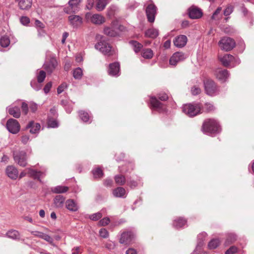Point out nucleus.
Returning a JSON list of instances; mask_svg holds the SVG:
<instances>
[{
  "label": "nucleus",
  "mask_w": 254,
  "mask_h": 254,
  "mask_svg": "<svg viewBox=\"0 0 254 254\" xmlns=\"http://www.w3.org/2000/svg\"><path fill=\"white\" fill-rule=\"evenodd\" d=\"M202 130L205 133L211 134L219 132L221 128L216 120L213 119H208L204 121Z\"/></svg>",
  "instance_id": "nucleus-1"
},
{
  "label": "nucleus",
  "mask_w": 254,
  "mask_h": 254,
  "mask_svg": "<svg viewBox=\"0 0 254 254\" xmlns=\"http://www.w3.org/2000/svg\"><path fill=\"white\" fill-rule=\"evenodd\" d=\"M201 109L199 103L187 104L183 106L182 111L189 117H193L200 114Z\"/></svg>",
  "instance_id": "nucleus-2"
},
{
  "label": "nucleus",
  "mask_w": 254,
  "mask_h": 254,
  "mask_svg": "<svg viewBox=\"0 0 254 254\" xmlns=\"http://www.w3.org/2000/svg\"><path fill=\"white\" fill-rule=\"evenodd\" d=\"M219 59L222 64L225 66H231L234 67L240 63V60L237 57H234L230 54H225Z\"/></svg>",
  "instance_id": "nucleus-3"
},
{
  "label": "nucleus",
  "mask_w": 254,
  "mask_h": 254,
  "mask_svg": "<svg viewBox=\"0 0 254 254\" xmlns=\"http://www.w3.org/2000/svg\"><path fill=\"white\" fill-rule=\"evenodd\" d=\"M85 19L88 22H90L95 25H100L104 23L106 18L100 14H93L87 12L85 14Z\"/></svg>",
  "instance_id": "nucleus-4"
},
{
  "label": "nucleus",
  "mask_w": 254,
  "mask_h": 254,
  "mask_svg": "<svg viewBox=\"0 0 254 254\" xmlns=\"http://www.w3.org/2000/svg\"><path fill=\"white\" fill-rule=\"evenodd\" d=\"M204 85L207 94L210 96H215L219 93V89L213 80L207 79L204 81Z\"/></svg>",
  "instance_id": "nucleus-5"
},
{
  "label": "nucleus",
  "mask_w": 254,
  "mask_h": 254,
  "mask_svg": "<svg viewBox=\"0 0 254 254\" xmlns=\"http://www.w3.org/2000/svg\"><path fill=\"white\" fill-rule=\"evenodd\" d=\"M218 45L222 50L229 51L234 48L235 46V42L232 38L225 37H223L219 41Z\"/></svg>",
  "instance_id": "nucleus-6"
},
{
  "label": "nucleus",
  "mask_w": 254,
  "mask_h": 254,
  "mask_svg": "<svg viewBox=\"0 0 254 254\" xmlns=\"http://www.w3.org/2000/svg\"><path fill=\"white\" fill-rule=\"evenodd\" d=\"M95 48L105 55L111 56L115 53V52L111 50L110 45L104 41H101L96 44Z\"/></svg>",
  "instance_id": "nucleus-7"
},
{
  "label": "nucleus",
  "mask_w": 254,
  "mask_h": 254,
  "mask_svg": "<svg viewBox=\"0 0 254 254\" xmlns=\"http://www.w3.org/2000/svg\"><path fill=\"white\" fill-rule=\"evenodd\" d=\"M20 127L19 123L15 119H10L7 121L6 128L10 132L16 134L19 132Z\"/></svg>",
  "instance_id": "nucleus-8"
},
{
  "label": "nucleus",
  "mask_w": 254,
  "mask_h": 254,
  "mask_svg": "<svg viewBox=\"0 0 254 254\" xmlns=\"http://www.w3.org/2000/svg\"><path fill=\"white\" fill-rule=\"evenodd\" d=\"M134 239V235L132 232H124L121 234L119 242L124 245H129L133 242Z\"/></svg>",
  "instance_id": "nucleus-9"
},
{
  "label": "nucleus",
  "mask_w": 254,
  "mask_h": 254,
  "mask_svg": "<svg viewBox=\"0 0 254 254\" xmlns=\"http://www.w3.org/2000/svg\"><path fill=\"white\" fill-rule=\"evenodd\" d=\"M13 157L15 162L20 166L25 167L27 165L26 153L25 151H20L18 153H14Z\"/></svg>",
  "instance_id": "nucleus-10"
},
{
  "label": "nucleus",
  "mask_w": 254,
  "mask_h": 254,
  "mask_svg": "<svg viewBox=\"0 0 254 254\" xmlns=\"http://www.w3.org/2000/svg\"><path fill=\"white\" fill-rule=\"evenodd\" d=\"M156 11L157 7L154 4L150 3L146 7V14L149 22L152 23L154 21Z\"/></svg>",
  "instance_id": "nucleus-11"
},
{
  "label": "nucleus",
  "mask_w": 254,
  "mask_h": 254,
  "mask_svg": "<svg viewBox=\"0 0 254 254\" xmlns=\"http://www.w3.org/2000/svg\"><path fill=\"white\" fill-rule=\"evenodd\" d=\"M187 57L182 52H176L170 58L169 63L171 65L175 66L186 59Z\"/></svg>",
  "instance_id": "nucleus-12"
},
{
  "label": "nucleus",
  "mask_w": 254,
  "mask_h": 254,
  "mask_svg": "<svg viewBox=\"0 0 254 254\" xmlns=\"http://www.w3.org/2000/svg\"><path fill=\"white\" fill-rule=\"evenodd\" d=\"M120 65L119 63L118 62H115L109 64L108 72L110 75L117 77L119 76L120 74Z\"/></svg>",
  "instance_id": "nucleus-13"
},
{
  "label": "nucleus",
  "mask_w": 254,
  "mask_h": 254,
  "mask_svg": "<svg viewBox=\"0 0 254 254\" xmlns=\"http://www.w3.org/2000/svg\"><path fill=\"white\" fill-rule=\"evenodd\" d=\"M214 74L216 77L222 82H225L229 76L227 70L220 68L215 70Z\"/></svg>",
  "instance_id": "nucleus-14"
},
{
  "label": "nucleus",
  "mask_w": 254,
  "mask_h": 254,
  "mask_svg": "<svg viewBox=\"0 0 254 254\" xmlns=\"http://www.w3.org/2000/svg\"><path fill=\"white\" fill-rule=\"evenodd\" d=\"M5 173L10 179L15 180L18 177V171L12 165H9L5 169Z\"/></svg>",
  "instance_id": "nucleus-15"
},
{
  "label": "nucleus",
  "mask_w": 254,
  "mask_h": 254,
  "mask_svg": "<svg viewBox=\"0 0 254 254\" xmlns=\"http://www.w3.org/2000/svg\"><path fill=\"white\" fill-rule=\"evenodd\" d=\"M18 8L22 10L28 11L32 7L33 0H15Z\"/></svg>",
  "instance_id": "nucleus-16"
},
{
  "label": "nucleus",
  "mask_w": 254,
  "mask_h": 254,
  "mask_svg": "<svg viewBox=\"0 0 254 254\" xmlns=\"http://www.w3.org/2000/svg\"><path fill=\"white\" fill-rule=\"evenodd\" d=\"M103 33L109 37H116L119 35L118 30L114 26L113 23L110 26H104Z\"/></svg>",
  "instance_id": "nucleus-17"
},
{
  "label": "nucleus",
  "mask_w": 254,
  "mask_h": 254,
  "mask_svg": "<svg viewBox=\"0 0 254 254\" xmlns=\"http://www.w3.org/2000/svg\"><path fill=\"white\" fill-rule=\"evenodd\" d=\"M189 16L191 19H198L202 15L201 10L195 6H191L189 9Z\"/></svg>",
  "instance_id": "nucleus-18"
},
{
  "label": "nucleus",
  "mask_w": 254,
  "mask_h": 254,
  "mask_svg": "<svg viewBox=\"0 0 254 254\" xmlns=\"http://www.w3.org/2000/svg\"><path fill=\"white\" fill-rule=\"evenodd\" d=\"M26 170L27 171L28 175H29V177L34 179H37L40 182H41L40 178L44 177L46 175L45 173L44 172L37 171L31 168H27Z\"/></svg>",
  "instance_id": "nucleus-19"
},
{
  "label": "nucleus",
  "mask_w": 254,
  "mask_h": 254,
  "mask_svg": "<svg viewBox=\"0 0 254 254\" xmlns=\"http://www.w3.org/2000/svg\"><path fill=\"white\" fill-rule=\"evenodd\" d=\"M150 104L153 109L156 110L159 112H163L165 111L164 105L160 102L155 97H151Z\"/></svg>",
  "instance_id": "nucleus-20"
},
{
  "label": "nucleus",
  "mask_w": 254,
  "mask_h": 254,
  "mask_svg": "<svg viewBox=\"0 0 254 254\" xmlns=\"http://www.w3.org/2000/svg\"><path fill=\"white\" fill-rule=\"evenodd\" d=\"M57 65L58 63L56 60L54 58H52L49 62L46 63L44 64V68L47 72L51 73L56 68Z\"/></svg>",
  "instance_id": "nucleus-21"
},
{
  "label": "nucleus",
  "mask_w": 254,
  "mask_h": 254,
  "mask_svg": "<svg viewBox=\"0 0 254 254\" xmlns=\"http://www.w3.org/2000/svg\"><path fill=\"white\" fill-rule=\"evenodd\" d=\"M68 20L70 24L74 27H77L81 25L82 18L79 15H72L68 17Z\"/></svg>",
  "instance_id": "nucleus-22"
},
{
  "label": "nucleus",
  "mask_w": 254,
  "mask_h": 254,
  "mask_svg": "<svg viewBox=\"0 0 254 254\" xmlns=\"http://www.w3.org/2000/svg\"><path fill=\"white\" fill-rule=\"evenodd\" d=\"M187 42V37L185 35H180L174 40V44L176 47L182 48L184 47Z\"/></svg>",
  "instance_id": "nucleus-23"
},
{
  "label": "nucleus",
  "mask_w": 254,
  "mask_h": 254,
  "mask_svg": "<svg viewBox=\"0 0 254 254\" xmlns=\"http://www.w3.org/2000/svg\"><path fill=\"white\" fill-rule=\"evenodd\" d=\"M41 126L39 123L31 121L27 125L26 128H30V132L32 134L37 133L40 129Z\"/></svg>",
  "instance_id": "nucleus-24"
},
{
  "label": "nucleus",
  "mask_w": 254,
  "mask_h": 254,
  "mask_svg": "<svg viewBox=\"0 0 254 254\" xmlns=\"http://www.w3.org/2000/svg\"><path fill=\"white\" fill-rule=\"evenodd\" d=\"M66 208L72 212H75L78 210V206L76 202L73 199H67L65 201Z\"/></svg>",
  "instance_id": "nucleus-25"
},
{
  "label": "nucleus",
  "mask_w": 254,
  "mask_h": 254,
  "mask_svg": "<svg viewBox=\"0 0 254 254\" xmlns=\"http://www.w3.org/2000/svg\"><path fill=\"white\" fill-rule=\"evenodd\" d=\"M8 113L15 118H19L21 115L20 110L19 107L16 106H9L7 108Z\"/></svg>",
  "instance_id": "nucleus-26"
},
{
  "label": "nucleus",
  "mask_w": 254,
  "mask_h": 254,
  "mask_svg": "<svg viewBox=\"0 0 254 254\" xmlns=\"http://www.w3.org/2000/svg\"><path fill=\"white\" fill-rule=\"evenodd\" d=\"M65 197L62 195H58L56 196L54 199V203L57 208H61L64 206L65 201Z\"/></svg>",
  "instance_id": "nucleus-27"
},
{
  "label": "nucleus",
  "mask_w": 254,
  "mask_h": 254,
  "mask_svg": "<svg viewBox=\"0 0 254 254\" xmlns=\"http://www.w3.org/2000/svg\"><path fill=\"white\" fill-rule=\"evenodd\" d=\"M113 194L116 197H125L126 196V191L122 187H118L113 191Z\"/></svg>",
  "instance_id": "nucleus-28"
},
{
  "label": "nucleus",
  "mask_w": 254,
  "mask_h": 254,
  "mask_svg": "<svg viewBox=\"0 0 254 254\" xmlns=\"http://www.w3.org/2000/svg\"><path fill=\"white\" fill-rule=\"evenodd\" d=\"M81 0H69L68 3L71 12H76L79 10Z\"/></svg>",
  "instance_id": "nucleus-29"
},
{
  "label": "nucleus",
  "mask_w": 254,
  "mask_h": 254,
  "mask_svg": "<svg viewBox=\"0 0 254 254\" xmlns=\"http://www.w3.org/2000/svg\"><path fill=\"white\" fill-rule=\"evenodd\" d=\"M159 35V30L155 28H150L145 32V36L151 38H155Z\"/></svg>",
  "instance_id": "nucleus-30"
},
{
  "label": "nucleus",
  "mask_w": 254,
  "mask_h": 254,
  "mask_svg": "<svg viewBox=\"0 0 254 254\" xmlns=\"http://www.w3.org/2000/svg\"><path fill=\"white\" fill-rule=\"evenodd\" d=\"M108 3V0H97L96 4V9L98 11L104 10Z\"/></svg>",
  "instance_id": "nucleus-31"
},
{
  "label": "nucleus",
  "mask_w": 254,
  "mask_h": 254,
  "mask_svg": "<svg viewBox=\"0 0 254 254\" xmlns=\"http://www.w3.org/2000/svg\"><path fill=\"white\" fill-rule=\"evenodd\" d=\"M187 223L186 219L182 218H179L175 219L173 222V226L175 228L179 229L184 226Z\"/></svg>",
  "instance_id": "nucleus-32"
},
{
  "label": "nucleus",
  "mask_w": 254,
  "mask_h": 254,
  "mask_svg": "<svg viewBox=\"0 0 254 254\" xmlns=\"http://www.w3.org/2000/svg\"><path fill=\"white\" fill-rule=\"evenodd\" d=\"M153 52L150 49H145L142 51L141 55L145 58L147 59H151L153 56Z\"/></svg>",
  "instance_id": "nucleus-33"
},
{
  "label": "nucleus",
  "mask_w": 254,
  "mask_h": 254,
  "mask_svg": "<svg viewBox=\"0 0 254 254\" xmlns=\"http://www.w3.org/2000/svg\"><path fill=\"white\" fill-rule=\"evenodd\" d=\"M68 190V188L65 186H58L52 189V191L56 193H61L66 192Z\"/></svg>",
  "instance_id": "nucleus-34"
},
{
  "label": "nucleus",
  "mask_w": 254,
  "mask_h": 254,
  "mask_svg": "<svg viewBox=\"0 0 254 254\" xmlns=\"http://www.w3.org/2000/svg\"><path fill=\"white\" fill-rule=\"evenodd\" d=\"M6 236L9 238L12 239H17L19 238L20 234L17 231L15 230H11L6 233Z\"/></svg>",
  "instance_id": "nucleus-35"
},
{
  "label": "nucleus",
  "mask_w": 254,
  "mask_h": 254,
  "mask_svg": "<svg viewBox=\"0 0 254 254\" xmlns=\"http://www.w3.org/2000/svg\"><path fill=\"white\" fill-rule=\"evenodd\" d=\"M0 44L1 47L6 48L10 44V40L8 36L4 35L0 37Z\"/></svg>",
  "instance_id": "nucleus-36"
},
{
  "label": "nucleus",
  "mask_w": 254,
  "mask_h": 254,
  "mask_svg": "<svg viewBox=\"0 0 254 254\" xmlns=\"http://www.w3.org/2000/svg\"><path fill=\"white\" fill-rule=\"evenodd\" d=\"M83 75L82 69L77 67L73 71V76L75 79H80Z\"/></svg>",
  "instance_id": "nucleus-37"
},
{
  "label": "nucleus",
  "mask_w": 254,
  "mask_h": 254,
  "mask_svg": "<svg viewBox=\"0 0 254 254\" xmlns=\"http://www.w3.org/2000/svg\"><path fill=\"white\" fill-rule=\"evenodd\" d=\"M220 244V241L218 239H214L211 240L208 243V247L210 249L216 248Z\"/></svg>",
  "instance_id": "nucleus-38"
},
{
  "label": "nucleus",
  "mask_w": 254,
  "mask_h": 254,
  "mask_svg": "<svg viewBox=\"0 0 254 254\" xmlns=\"http://www.w3.org/2000/svg\"><path fill=\"white\" fill-rule=\"evenodd\" d=\"M116 183L120 186L124 185L126 182L125 177L121 175H117L115 177Z\"/></svg>",
  "instance_id": "nucleus-39"
},
{
  "label": "nucleus",
  "mask_w": 254,
  "mask_h": 254,
  "mask_svg": "<svg viewBox=\"0 0 254 254\" xmlns=\"http://www.w3.org/2000/svg\"><path fill=\"white\" fill-rule=\"evenodd\" d=\"M130 44L133 47L135 53H138L142 48V45L136 41H131Z\"/></svg>",
  "instance_id": "nucleus-40"
},
{
  "label": "nucleus",
  "mask_w": 254,
  "mask_h": 254,
  "mask_svg": "<svg viewBox=\"0 0 254 254\" xmlns=\"http://www.w3.org/2000/svg\"><path fill=\"white\" fill-rule=\"evenodd\" d=\"M92 173L95 178H101L103 176V173L102 170L99 168H97L92 170Z\"/></svg>",
  "instance_id": "nucleus-41"
},
{
  "label": "nucleus",
  "mask_w": 254,
  "mask_h": 254,
  "mask_svg": "<svg viewBox=\"0 0 254 254\" xmlns=\"http://www.w3.org/2000/svg\"><path fill=\"white\" fill-rule=\"evenodd\" d=\"M79 116L80 118L84 122H87L90 119L89 115L87 112L83 111H79Z\"/></svg>",
  "instance_id": "nucleus-42"
},
{
  "label": "nucleus",
  "mask_w": 254,
  "mask_h": 254,
  "mask_svg": "<svg viewBox=\"0 0 254 254\" xmlns=\"http://www.w3.org/2000/svg\"><path fill=\"white\" fill-rule=\"evenodd\" d=\"M117 10L118 8L116 6L112 5L110 6L107 10V16L110 18L112 17L114 15Z\"/></svg>",
  "instance_id": "nucleus-43"
},
{
  "label": "nucleus",
  "mask_w": 254,
  "mask_h": 254,
  "mask_svg": "<svg viewBox=\"0 0 254 254\" xmlns=\"http://www.w3.org/2000/svg\"><path fill=\"white\" fill-rule=\"evenodd\" d=\"M46 77V73L43 70H40L37 75V81L39 83H41L44 81Z\"/></svg>",
  "instance_id": "nucleus-44"
},
{
  "label": "nucleus",
  "mask_w": 254,
  "mask_h": 254,
  "mask_svg": "<svg viewBox=\"0 0 254 254\" xmlns=\"http://www.w3.org/2000/svg\"><path fill=\"white\" fill-rule=\"evenodd\" d=\"M207 234L205 232H202L198 235L197 239L198 241V244L197 246H201L203 245L202 242L204 240Z\"/></svg>",
  "instance_id": "nucleus-45"
},
{
  "label": "nucleus",
  "mask_w": 254,
  "mask_h": 254,
  "mask_svg": "<svg viewBox=\"0 0 254 254\" xmlns=\"http://www.w3.org/2000/svg\"><path fill=\"white\" fill-rule=\"evenodd\" d=\"M102 217L101 212H98L97 213L91 214L89 216V218L93 221H97Z\"/></svg>",
  "instance_id": "nucleus-46"
},
{
  "label": "nucleus",
  "mask_w": 254,
  "mask_h": 254,
  "mask_svg": "<svg viewBox=\"0 0 254 254\" xmlns=\"http://www.w3.org/2000/svg\"><path fill=\"white\" fill-rule=\"evenodd\" d=\"M200 92V88L197 86H193L191 89V93L193 95H197Z\"/></svg>",
  "instance_id": "nucleus-47"
},
{
  "label": "nucleus",
  "mask_w": 254,
  "mask_h": 254,
  "mask_svg": "<svg viewBox=\"0 0 254 254\" xmlns=\"http://www.w3.org/2000/svg\"><path fill=\"white\" fill-rule=\"evenodd\" d=\"M105 247L108 250H113L115 247V244L114 242L108 241L105 244Z\"/></svg>",
  "instance_id": "nucleus-48"
},
{
  "label": "nucleus",
  "mask_w": 254,
  "mask_h": 254,
  "mask_svg": "<svg viewBox=\"0 0 254 254\" xmlns=\"http://www.w3.org/2000/svg\"><path fill=\"white\" fill-rule=\"evenodd\" d=\"M31 86L36 91H38L42 88L41 84L39 83H37L35 81L31 82Z\"/></svg>",
  "instance_id": "nucleus-49"
},
{
  "label": "nucleus",
  "mask_w": 254,
  "mask_h": 254,
  "mask_svg": "<svg viewBox=\"0 0 254 254\" xmlns=\"http://www.w3.org/2000/svg\"><path fill=\"white\" fill-rule=\"evenodd\" d=\"M99 234L100 236L103 238H106L109 236L108 231L104 228H102L100 230Z\"/></svg>",
  "instance_id": "nucleus-50"
},
{
  "label": "nucleus",
  "mask_w": 254,
  "mask_h": 254,
  "mask_svg": "<svg viewBox=\"0 0 254 254\" xmlns=\"http://www.w3.org/2000/svg\"><path fill=\"white\" fill-rule=\"evenodd\" d=\"M48 126V127L54 128L58 127V124L56 120L49 119Z\"/></svg>",
  "instance_id": "nucleus-51"
},
{
  "label": "nucleus",
  "mask_w": 254,
  "mask_h": 254,
  "mask_svg": "<svg viewBox=\"0 0 254 254\" xmlns=\"http://www.w3.org/2000/svg\"><path fill=\"white\" fill-rule=\"evenodd\" d=\"M204 108L208 112L213 111L215 109L213 105L211 103H206L205 104Z\"/></svg>",
  "instance_id": "nucleus-52"
},
{
  "label": "nucleus",
  "mask_w": 254,
  "mask_h": 254,
  "mask_svg": "<svg viewBox=\"0 0 254 254\" xmlns=\"http://www.w3.org/2000/svg\"><path fill=\"white\" fill-rule=\"evenodd\" d=\"M61 103L62 105L64 107L67 113H70L71 112L72 108L67 105L66 101L63 100L61 101Z\"/></svg>",
  "instance_id": "nucleus-53"
},
{
  "label": "nucleus",
  "mask_w": 254,
  "mask_h": 254,
  "mask_svg": "<svg viewBox=\"0 0 254 254\" xmlns=\"http://www.w3.org/2000/svg\"><path fill=\"white\" fill-rule=\"evenodd\" d=\"M42 239H44L49 243L52 244L53 246H55V245L53 244V239L49 235L44 233Z\"/></svg>",
  "instance_id": "nucleus-54"
},
{
  "label": "nucleus",
  "mask_w": 254,
  "mask_h": 254,
  "mask_svg": "<svg viewBox=\"0 0 254 254\" xmlns=\"http://www.w3.org/2000/svg\"><path fill=\"white\" fill-rule=\"evenodd\" d=\"M238 251V249L236 247H231L226 252L225 254H235Z\"/></svg>",
  "instance_id": "nucleus-55"
},
{
  "label": "nucleus",
  "mask_w": 254,
  "mask_h": 254,
  "mask_svg": "<svg viewBox=\"0 0 254 254\" xmlns=\"http://www.w3.org/2000/svg\"><path fill=\"white\" fill-rule=\"evenodd\" d=\"M20 21L22 24L27 25L30 22V19L27 16H22Z\"/></svg>",
  "instance_id": "nucleus-56"
},
{
  "label": "nucleus",
  "mask_w": 254,
  "mask_h": 254,
  "mask_svg": "<svg viewBox=\"0 0 254 254\" xmlns=\"http://www.w3.org/2000/svg\"><path fill=\"white\" fill-rule=\"evenodd\" d=\"M67 88V84L65 83H62L57 88V92L58 94L62 93L64 89Z\"/></svg>",
  "instance_id": "nucleus-57"
},
{
  "label": "nucleus",
  "mask_w": 254,
  "mask_h": 254,
  "mask_svg": "<svg viewBox=\"0 0 254 254\" xmlns=\"http://www.w3.org/2000/svg\"><path fill=\"white\" fill-rule=\"evenodd\" d=\"M233 11V8L232 6H228L224 11V15L226 16L229 15Z\"/></svg>",
  "instance_id": "nucleus-58"
},
{
  "label": "nucleus",
  "mask_w": 254,
  "mask_h": 254,
  "mask_svg": "<svg viewBox=\"0 0 254 254\" xmlns=\"http://www.w3.org/2000/svg\"><path fill=\"white\" fill-rule=\"evenodd\" d=\"M110 221V219L108 217H105L101 219L99 222V224L100 226H105L109 223Z\"/></svg>",
  "instance_id": "nucleus-59"
},
{
  "label": "nucleus",
  "mask_w": 254,
  "mask_h": 254,
  "mask_svg": "<svg viewBox=\"0 0 254 254\" xmlns=\"http://www.w3.org/2000/svg\"><path fill=\"white\" fill-rule=\"evenodd\" d=\"M94 4V0H87L86 8L88 10H91L93 8Z\"/></svg>",
  "instance_id": "nucleus-60"
},
{
  "label": "nucleus",
  "mask_w": 254,
  "mask_h": 254,
  "mask_svg": "<svg viewBox=\"0 0 254 254\" xmlns=\"http://www.w3.org/2000/svg\"><path fill=\"white\" fill-rule=\"evenodd\" d=\"M52 86V82H49L47 83L45 86L43 90L45 94H47L49 92L51 87Z\"/></svg>",
  "instance_id": "nucleus-61"
},
{
  "label": "nucleus",
  "mask_w": 254,
  "mask_h": 254,
  "mask_svg": "<svg viewBox=\"0 0 254 254\" xmlns=\"http://www.w3.org/2000/svg\"><path fill=\"white\" fill-rule=\"evenodd\" d=\"M236 239V236L234 234H230L228 235L227 241L228 243H232L235 241Z\"/></svg>",
  "instance_id": "nucleus-62"
},
{
  "label": "nucleus",
  "mask_w": 254,
  "mask_h": 254,
  "mask_svg": "<svg viewBox=\"0 0 254 254\" xmlns=\"http://www.w3.org/2000/svg\"><path fill=\"white\" fill-rule=\"evenodd\" d=\"M35 24L37 28V30L38 29H41L44 28L45 27V26L43 23H42L40 21L38 20H36L35 22Z\"/></svg>",
  "instance_id": "nucleus-63"
},
{
  "label": "nucleus",
  "mask_w": 254,
  "mask_h": 254,
  "mask_svg": "<svg viewBox=\"0 0 254 254\" xmlns=\"http://www.w3.org/2000/svg\"><path fill=\"white\" fill-rule=\"evenodd\" d=\"M21 108H22V111L24 113V114L25 115L27 114L28 113V105L25 102H22V105H21Z\"/></svg>",
  "instance_id": "nucleus-64"
}]
</instances>
